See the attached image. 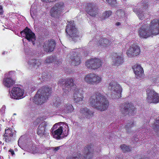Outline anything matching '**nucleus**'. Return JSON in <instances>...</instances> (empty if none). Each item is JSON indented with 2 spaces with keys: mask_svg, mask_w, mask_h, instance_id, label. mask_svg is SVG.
<instances>
[{
  "mask_svg": "<svg viewBox=\"0 0 159 159\" xmlns=\"http://www.w3.org/2000/svg\"><path fill=\"white\" fill-rule=\"evenodd\" d=\"M120 147L124 152H129L131 150L129 146H127L125 144L121 145L120 146Z\"/></svg>",
  "mask_w": 159,
  "mask_h": 159,
  "instance_id": "obj_33",
  "label": "nucleus"
},
{
  "mask_svg": "<svg viewBox=\"0 0 159 159\" xmlns=\"http://www.w3.org/2000/svg\"><path fill=\"white\" fill-rule=\"evenodd\" d=\"M49 124L46 121H43L40 123L37 129V134L40 137H46L49 138V133L47 132L48 127H49Z\"/></svg>",
  "mask_w": 159,
  "mask_h": 159,
  "instance_id": "obj_10",
  "label": "nucleus"
},
{
  "mask_svg": "<svg viewBox=\"0 0 159 159\" xmlns=\"http://www.w3.org/2000/svg\"><path fill=\"white\" fill-rule=\"evenodd\" d=\"M93 150L91 146L87 145L84 148L83 151L84 155L83 159H92Z\"/></svg>",
  "mask_w": 159,
  "mask_h": 159,
  "instance_id": "obj_19",
  "label": "nucleus"
},
{
  "mask_svg": "<svg viewBox=\"0 0 159 159\" xmlns=\"http://www.w3.org/2000/svg\"><path fill=\"white\" fill-rule=\"evenodd\" d=\"M84 81L87 83L92 85L97 84L101 82V77L93 73L87 75L84 78Z\"/></svg>",
  "mask_w": 159,
  "mask_h": 159,
  "instance_id": "obj_11",
  "label": "nucleus"
},
{
  "mask_svg": "<svg viewBox=\"0 0 159 159\" xmlns=\"http://www.w3.org/2000/svg\"><path fill=\"white\" fill-rule=\"evenodd\" d=\"M152 128L155 131H159V120H157L152 125Z\"/></svg>",
  "mask_w": 159,
  "mask_h": 159,
  "instance_id": "obj_34",
  "label": "nucleus"
},
{
  "mask_svg": "<svg viewBox=\"0 0 159 159\" xmlns=\"http://www.w3.org/2000/svg\"><path fill=\"white\" fill-rule=\"evenodd\" d=\"M120 25V22H117L116 23V25Z\"/></svg>",
  "mask_w": 159,
  "mask_h": 159,
  "instance_id": "obj_51",
  "label": "nucleus"
},
{
  "mask_svg": "<svg viewBox=\"0 0 159 159\" xmlns=\"http://www.w3.org/2000/svg\"><path fill=\"white\" fill-rule=\"evenodd\" d=\"M21 35L25 37L29 42H31L34 45V41L36 40L35 34L30 29L26 27L25 29L20 32Z\"/></svg>",
  "mask_w": 159,
  "mask_h": 159,
  "instance_id": "obj_15",
  "label": "nucleus"
},
{
  "mask_svg": "<svg viewBox=\"0 0 159 159\" xmlns=\"http://www.w3.org/2000/svg\"><path fill=\"white\" fill-rule=\"evenodd\" d=\"M106 1L111 6L114 5L116 3V0H106Z\"/></svg>",
  "mask_w": 159,
  "mask_h": 159,
  "instance_id": "obj_41",
  "label": "nucleus"
},
{
  "mask_svg": "<svg viewBox=\"0 0 159 159\" xmlns=\"http://www.w3.org/2000/svg\"><path fill=\"white\" fill-rule=\"evenodd\" d=\"M102 62L100 59L96 58L91 59L87 61L85 63L86 66L89 68L97 69L101 65Z\"/></svg>",
  "mask_w": 159,
  "mask_h": 159,
  "instance_id": "obj_16",
  "label": "nucleus"
},
{
  "mask_svg": "<svg viewBox=\"0 0 159 159\" xmlns=\"http://www.w3.org/2000/svg\"><path fill=\"white\" fill-rule=\"evenodd\" d=\"M42 79L44 80H48L52 78L51 74L48 72H44L43 73Z\"/></svg>",
  "mask_w": 159,
  "mask_h": 159,
  "instance_id": "obj_32",
  "label": "nucleus"
},
{
  "mask_svg": "<svg viewBox=\"0 0 159 159\" xmlns=\"http://www.w3.org/2000/svg\"><path fill=\"white\" fill-rule=\"evenodd\" d=\"M134 123L131 122L129 123H127L125 126V129L128 133H131L130 128L133 127L134 125Z\"/></svg>",
  "mask_w": 159,
  "mask_h": 159,
  "instance_id": "obj_31",
  "label": "nucleus"
},
{
  "mask_svg": "<svg viewBox=\"0 0 159 159\" xmlns=\"http://www.w3.org/2000/svg\"><path fill=\"white\" fill-rule=\"evenodd\" d=\"M87 13L92 16H95L98 14V8L93 3H89L86 6Z\"/></svg>",
  "mask_w": 159,
  "mask_h": 159,
  "instance_id": "obj_17",
  "label": "nucleus"
},
{
  "mask_svg": "<svg viewBox=\"0 0 159 159\" xmlns=\"http://www.w3.org/2000/svg\"><path fill=\"white\" fill-rule=\"evenodd\" d=\"M140 52L139 47L136 45H134L128 49L127 54L129 57H131L139 55Z\"/></svg>",
  "mask_w": 159,
  "mask_h": 159,
  "instance_id": "obj_18",
  "label": "nucleus"
},
{
  "mask_svg": "<svg viewBox=\"0 0 159 159\" xmlns=\"http://www.w3.org/2000/svg\"><path fill=\"white\" fill-rule=\"evenodd\" d=\"M112 12L111 11H105L103 13L102 16L103 17V18L102 19V20H104L109 17L112 14Z\"/></svg>",
  "mask_w": 159,
  "mask_h": 159,
  "instance_id": "obj_36",
  "label": "nucleus"
},
{
  "mask_svg": "<svg viewBox=\"0 0 159 159\" xmlns=\"http://www.w3.org/2000/svg\"><path fill=\"white\" fill-rule=\"evenodd\" d=\"M43 2H53L55 1V0H41Z\"/></svg>",
  "mask_w": 159,
  "mask_h": 159,
  "instance_id": "obj_45",
  "label": "nucleus"
},
{
  "mask_svg": "<svg viewBox=\"0 0 159 159\" xmlns=\"http://www.w3.org/2000/svg\"><path fill=\"white\" fill-rule=\"evenodd\" d=\"M135 110L134 106L131 104L128 103L124 104L120 109L121 112L124 115L131 113Z\"/></svg>",
  "mask_w": 159,
  "mask_h": 159,
  "instance_id": "obj_21",
  "label": "nucleus"
},
{
  "mask_svg": "<svg viewBox=\"0 0 159 159\" xmlns=\"http://www.w3.org/2000/svg\"><path fill=\"white\" fill-rule=\"evenodd\" d=\"M147 94V100L148 102L157 103L159 102V95L154 90L148 89Z\"/></svg>",
  "mask_w": 159,
  "mask_h": 159,
  "instance_id": "obj_12",
  "label": "nucleus"
},
{
  "mask_svg": "<svg viewBox=\"0 0 159 159\" xmlns=\"http://www.w3.org/2000/svg\"><path fill=\"white\" fill-rule=\"evenodd\" d=\"M9 151L10 152L12 155L14 154V152L12 149H10Z\"/></svg>",
  "mask_w": 159,
  "mask_h": 159,
  "instance_id": "obj_48",
  "label": "nucleus"
},
{
  "mask_svg": "<svg viewBox=\"0 0 159 159\" xmlns=\"http://www.w3.org/2000/svg\"><path fill=\"white\" fill-rule=\"evenodd\" d=\"M50 130L53 137L58 139H62L64 136H66L68 134L69 129L67 124L63 125V126H59L58 128L56 124Z\"/></svg>",
  "mask_w": 159,
  "mask_h": 159,
  "instance_id": "obj_5",
  "label": "nucleus"
},
{
  "mask_svg": "<svg viewBox=\"0 0 159 159\" xmlns=\"http://www.w3.org/2000/svg\"><path fill=\"white\" fill-rule=\"evenodd\" d=\"M89 104L92 107L101 111L107 109L109 105L106 98L102 94L98 93L92 96L89 99Z\"/></svg>",
  "mask_w": 159,
  "mask_h": 159,
  "instance_id": "obj_2",
  "label": "nucleus"
},
{
  "mask_svg": "<svg viewBox=\"0 0 159 159\" xmlns=\"http://www.w3.org/2000/svg\"><path fill=\"white\" fill-rule=\"evenodd\" d=\"M112 93V96L114 98H118L121 97L122 88L120 84L117 83L112 82L110 83L108 87Z\"/></svg>",
  "mask_w": 159,
  "mask_h": 159,
  "instance_id": "obj_9",
  "label": "nucleus"
},
{
  "mask_svg": "<svg viewBox=\"0 0 159 159\" xmlns=\"http://www.w3.org/2000/svg\"><path fill=\"white\" fill-rule=\"evenodd\" d=\"M138 140V139L137 138H135V141H134L133 142L134 143L135 142H137Z\"/></svg>",
  "mask_w": 159,
  "mask_h": 159,
  "instance_id": "obj_50",
  "label": "nucleus"
},
{
  "mask_svg": "<svg viewBox=\"0 0 159 159\" xmlns=\"http://www.w3.org/2000/svg\"><path fill=\"white\" fill-rule=\"evenodd\" d=\"M16 132L12 129H5V133L4 136L7 142H9L10 141L11 137L16 134Z\"/></svg>",
  "mask_w": 159,
  "mask_h": 159,
  "instance_id": "obj_23",
  "label": "nucleus"
},
{
  "mask_svg": "<svg viewBox=\"0 0 159 159\" xmlns=\"http://www.w3.org/2000/svg\"><path fill=\"white\" fill-rule=\"evenodd\" d=\"M30 12L32 17L33 19L34 18L36 14L37 11L36 9L34 7L33 5H32L31 7Z\"/></svg>",
  "mask_w": 159,
  "mask_h": 159,
  "instance_id": "obj_37",
  "label": "nucleus"
},
{
  "mask_svg": "<svg viewBox=\"0 0 159 159\" xmlns=\"http://www.w3.org/2000/svg\"><path fill=\"white\" fill-rule=\"evenodd\" d=\"M63 80H61L59 81V83L64 84L63 88V93L64 95H66L71 89L74 90V94H82L83 92L81 89L76 88V85L74 84L73 80L72 79L69 78L63 81Z\"/></svg>",
  "mask_w": 159,
  "mask_h": 159,
  "instance_id": "obj_4",
  "label": "nucleus"
},
{
  "mask_svg": "<svg viewBox=\"0 0 159 159\" xmlns=\"http://www.w3.org/2000/svg\"><path fill=\"white\" fill-rule=\"evenodd\" d=\"M52 92L50 87L44 86L42 87L38 91L34 99L36 104H41L45 102L48 99Z\"/></svg>",
  "mask_w": 159,
  "mask_h": 159,
  "instance_id": "obj_3",
  "label": "nucleus"
},
{
  "mask_svg": "<svg viewBox=\"0 0 159 159\" xmlns=\"http://www.w3.org/2000/svg\"><path fill=\"white\" fill-rule=\"evenodd\" d=\"M73 110L74 108L72 105L70 104H68L65 106L63 111L64 112L67 113L71 112Z\"/></svg>",
  "mask_w": 159,
  "mask_h": 159,
  "instance_id": "obj_29",
  "label": "nucleus"
},
{
  "mask_svg": "<svg viewBox=\"0 0 159 159\" xmlns=\"http://www.w3.org/2000/svg\"><path fill=\"white\" fill-rule=\"evenodd\" d=\"M54 61V58L52 56H50L47 58L44 61V63H52Z\"/></svg>",
  "mask_w": 159,
  "mask_h": 159,
  "instance_id": "obj_39",
  "label": "nucleus"
},
{
  "mask_svg": "<svg viewBox=\"0 0 159 159\" xmlns=\"http://www.w3.org/2000/svg\"><path fill=\"white\" fill-rule=\"evenodd\" d=\"M13 71H11V72H10L9 73V75H10L12 73H13Z\"/></svg>",
  "mask_w": 159,
  "mask_h": 159,
  "instance_id": "obj_52",
  "label": "nucleus"
},
{
  "mask_svg": "<svg viewBox=\"0 0 159 159\" xmlns=\"http://www.w3.org/2000/svg\"><path fill=\"white\" fill-rule=\"evenodd\" d=\"M75 96H76L77 97H84L83 94H78V95L77 94H74V97H75Z\"/></svg>",
  "mask_w": 159,
  "mask_h": 159,
  "instance_id": "obj_42",
  "label": "nucleus"
},
{
  "mask_svg": "<svg viewBox=\"0 0 159 159\" xmlns=\"http://www.w3.org/2000/svg\"><path fill=\"white\" fill-rule=\"evenodd\" d=\"M38 150L37 151H33V152H38Z\"/></svg>",
  "mask_w": 159,
  "mask_h": 159,
  "instance_id": "obj_53",
  "label": "nucleus"
},
{
  "mask_svg": "<svg viewBox=\"0 0 159 159\" xmlns=\"http://www.w3.org/2000/svg\"><path fill=\"white\" fill-rule=\"evenodd\" d=\"M84 97H80L75 96L74 97V100L75 102L80 103L82 102Z\"/></svg>",
  "mask_w": 159,
  "mask_h": 159,
  "instance_id": "obj_38",
  "label": "nucleus"
},
{
  "mask_svg": "<svg viewBox=\"0 0 159 159\" xmlns=\"http://www.w3.org/2000/svg\"><path fill=\"white\" fill-rule=\"evenodd\" d=\"M116 14L119 19H124L125 17V12L122 10H118L116 12Z\"/></svg>",
  "mask_w": 159,
  "mask_h": 159,
  "instance_id": "obj_28",
  "label": "nucleus"
},
{
  "mask_svg": "<svg viewBox=\"0 0 159 159\" xmlns=\"http://www.w3.org/2000/svg\"><path fill=\"white\" fill-rule=\"evenodd\" d=\"M5 52H3L2 53V54L3 55L4 54H5Z\"/></svg>",
  "mask_w": 159,
  "mask_h": 159,
  "instance_id": "obj_54",
  "label": "nucleus"
},
{
  "mask_svg": "<svg viewBox=\"0 0 159 159\" xmlns=\"http://www.w3.org/2000/svg\"><path fill=\"white\" fill-rule=\"evenodd\" d=\"M40 120L39 118H37L34 122V123L35 125H37L39 124V123L40 122Z\"/></svg>",
  "mask_w": 159,
  "mask_h": 159,
  "instance_id": "obj_43",
  "label": "nucleus"
},
{
  "mask_svg": "<svg viewBox=\"0 0 159 159\" xmlns=\"http://www.w3.org/2000/svg\"><path fill=\"white\" fill-rule=\"evenodd\" d=\"M156 151H153V153L152 154V152H151L150 153V154H152L153 155V156H155V153H156Z\"/></svg>",
  "mask_w": 159,
  "mask_h": 159,
  "instance_id": "obj_49",
  "label": "nucleus"
},
{
  "mask_svg": "<svg viewBox=\"0 0 159 159\" xmlns=\"http://www.w3.org/2000/svg\"><path fill=\"white\" fill-rule=\"evenodd\" d=\"M66 32L67 36H69L75 42L80 41L82 37L75 28L73 21L68 22L66 29Z\"/></svg>",
  "mask_w": 159,
  "mask_h": 159,
  "instance_id": "obj_6",
  "label": "nucleus"
},
{
  "mask_svg": "<svg viewBox=\"0 0 159 159\" xmlns=\"http://www.w3.org/2000/svg\"><path fill=\"white\" fill-rule=\"evenodd\" d=\"M42 61L40 59H31L28 61V64L30 66L38 67L41 64Z\"/></svg>",
  "mask_w": 159,
  "mask_h": 159,
  "instance_id": "obj_27",
  "label": "nucleus"
},
{
  "mask_svg": "<svg viewBox=\"0 0 159 159\" xmlns=\"http://www.w3.org/2000/svg\"><path fill=\"white\" fill-rule=\"evenodd\" d=\"M16 115V114H15V113L14 114V115Z\"/></svg>",
  "mask_w": 159,
  "mask_h": 159,
  "instance_id": "obj_55",
  "label": "nucleus"
},
{
  "mask_svg": "<svg viewBox=\"0 0 159 159\" xmlns=\"http://www.w3.org/2000/svg\"><path fill=\"white\" fill-rule=\"evenodd\" d=\"M123 58L121 53H115L112 60L113 64L114 65H118L123 62Z\"/></svg>",
  "mask_w": 159,
  "mask_h": 159,
  "instance_id": "obj_22",
  "label": "nucleus"
},
{
  "mask_svg": "<svg viewBox=\"0 0 159 159\" xmlns=\"http://www.w3.org/2000/svg\"><path fill=\"white\" fill-rule=\"evenodd\" d=\"M148 2L147 1L143 0L142 1L141 3H139L138 6L140 7V8L139 9L138 7H134L133 10V11L137 15L139 19L140 20H143L145 18V14L143 12L146 10L148 7Z\"/></svg>",
  "mask_w": 159,
  "mask_h": 159,
  "instance_id": "obj_7",
  "label": "nucleus"
},
{
  "mask_svg": "<svg viewBox=\"0 0 159 159\" xmlns=\"http://www.w3.org/2000/svg\"><path fill=\"white\" fill-rule=\"evenodd\" d=\"M80 49H74L72 51V53L69 59V61L72 65L77 66L80 63V55L78 52Z\"/></svg>",
  "mask_w": 159,
  "mask_h": 159,
  "instance_id": "obj_13",
  "label": "nucleus"
},
{
  "mask_svg": "<svg viewBox=\"0 0 159 159\" xmlns=\"http://www.w3.org/2000/svg\"><path fill=\"white\" fill-rule=\"evenodd\" d=\"M19 141H20V139L18 140V142H19Z\"/></svg>",
  "mask_w": 159,
  "mask_h": 159,
  "instance_id": "obj_57",
  "label": "nucleus"
},
{
  "mask_svg": "<svg viewBox=\"0 0 159 159\" xmlns=\"http://www.w3.org/2000/svg\"><path fill=\"white\" fill-rule=\"evenodd\" d=\"M111 41L105 38H101L97 42L98 46L101 48L106 47L110 45Z\"/></svg>",
  "mask_w": 159,
  "mask_h": 159,
  "instance_id": "obj_24",
  "label": "nucleus"
},
{
  "mask_svg": "<svg viewBox=\"0 0 159 159\" xmlns=\"http://www.w3.org/2000/svg\"><path fill=\"white\" fill-rule=\"evenodd\" d=\"M5 106H2V107L1 109V111L2 113H3L5 111Z\"/></svg>",
  "mask_w": 159,
  "mask_h": 159,
  "instance_id": "obj_44",
  "label": "nucleus"
},
{
  "mask_svg": "<svg viewBox=\"0 0 159 159\" xmlns=\"http://www.w3.org/2000/svg\"><path fill=\"white\" fill-rule=\"evenodd\" d=\"M135 77L137 79L140 80L143 78L144 74L143 73V70L139 71V72L137 73H134Z\"/></svg>",
  "mask_w": 159,
  "mask_h": 159,
  "instance_id": "obj_30",
  "label": "nucleus"
},
{
  "mask_svg": "<svg viewBox=\"0 0 159 159\" xmlns=\"http://www.w3.org/2000/svg\"><path fill=\"white\" fill-rule=\"evenodd\" d=\"M3 83L5 86L7 88H10L15 84V81L10 77H7L4 78Z\"/></svg>",
  "mask_w": 159,
  "mask_h": 159,
  "instance_id": "obj_26",
  "label": "nucleus"
},
{
  "mask_svg": "<svg viewBox=\"0 0 159 159\" xmlns=\"http://www.w3.org/2000/svg\"><path fill=\"white\" fill-rule=\"evenodd\" d=\"M3 10L2 9V7L1 5H0V14L1 15H2L3 14Z\"/></svg>",
  "mask_w": 159,
  "mask_h": 159,
  "instance_id": "obj_46",
  "label": "nucleus"
},
{
  "mask_svg": "<svg viewBox=\"0 0 159 159\" xmlns=\"http://www.w3.org/2000/svg\"><path fill=\"white\" fill-rule=\"evenodd\" d=\"M60 100L59 98L55 99L53 100V104L55 106H57L60 104Z\"/></svg>",
  "mask_w": 159,
  "mask_h": 159,
  "instance_id": "obj_40",
  "label": "nucleus"
},
{
  "mask_svg": "<svg viewBox=\"0 0 159 159\" xmlns=\"http://www.w3.org/2000/svg\"><path fill=\"white\" fill-rule=\"evenodd\" d=\"M55 46V42L52 39H50L46 42L44 46V51L47 52L53 51Z\"/></svg>",
  "mask_w": 159,
  "mask_h": 159,
  "instance_id": "obj_20",
  "label": "nucleus"
},
{
  "mask_svg": "<svg viewBox=\"0 0 159 159\" xmlns=\"http://www.w3.org/2000/svg\"><path fill=\"white\" fill-rule=\"evenodd\" d=\"M60 146L56 147L54 148V150L55 152L57 151L58 150H59L60 149Z\"/></svg>",
  "mask_w": 159,
  "mask_h": 159,
  "instance_id": "obj_47",
  "label": "nucleus"
},
{
  "mask_svg": "<svg viewBox=\"0 0 159 159\" xmlns=\"http://www.w3.org/2000/svg\"><path fill=\"white\" fill-rule=\"evenodd\" d=\"M80 113L84 117L88 118L93 115V112L87 108H82L81 109Z\"/></svg>",
  "mask_w": 159,
  "mask_h": 159,
  "instance_id": "obj_25",
  "label": "nucleus"
},
{
  "mask_svg": "<svg viewBox=\"0 0 159 159\" xmlns=\"http://www.w3.org/2000/svg\"><path fill=\"white\" fill-rule=\"evenodd\" d=\"M144 159L143 158H141V159Z\"/></svg>",
  "mask_w": 159,
  "mask_h": 159,
  "instance_id": "obj_56",
  "label": "nucleus"
},
{
  "mask_svg": "<svg viewBox=\"0 0 159 159\" xmlns=\"http://www.w3.org/2000/svg\"><path fill=\"white\" fill-rule=\"evenodd\" d=\"M65 6L63 2H60L56 3L52 8L50 13L51 16L52 17L57 18L63 12Z\"/></svg>",
  "mask_w": 159,
  "mask_h": 159,
  "instance_id": "obj_8",
  "label": "nucleus"
},
{
  "mask_svg": "<svg viewBox=\"0 0 159 159\" xmlns=\"http://www.w3.org/2000/svg\"><path fill=\"white\" fill-rule=\"evenodd\" d=\"M134 71V73H137L139 72V71H141L143 70V68L141 67L139 65H135L133 67Z\"/></svg>",
  "mask_w": 159,
  "mask_h": 159,
  "instance_id": "obj_35",
  "label": "nucleus"
},
{
  "mask_svg": "<svg viewBox=\"0 0 159 159\" xmlns=\"http://www.w3.org/2000/svg\"><path fill=\"white\" fill-rule=\"evenodd\" d=\"M139 35L143 38H147L159 34V22L157 19L151 21L149 25H143L139 31Z\"/></svg>",
  "mask_w": 159,
  "mask_h": 159,
  "instance_id": "obj_1",
  "label": "nucleus"
},
{
  "mask_svg": "<svg viewBox=\"0 0 159 159\" xmlns=\"http://www.w3.org/2000/svg\"><path fill=\"white\" fill-rule=\"evenodd\" d=\"M24 90L18 87H14L10 93L9 92L8 96L13 99H19L23 98L24 94Z\"/></svg>",
  "mask_w": 159,
  "mask_h": 159,
  "instance_id": "obj_14",
  "label": "nucleus"
}]
</instances>
